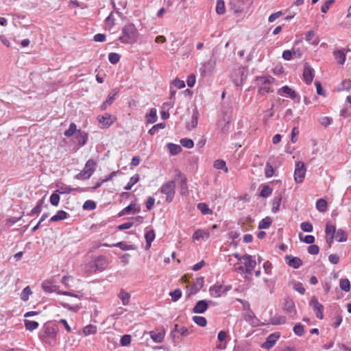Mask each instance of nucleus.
<instances>
[{"mask_svg": "<svg viewBox=\"0 0 351 351\" xmlns=\"http://www.w3.org/2000/svg\"><path fill=\"white\" fill-rule=\"evenodd\" d=\"M274 81V79L270 76L269 77H261L258 79L259 84V93L261 94H267L273 92L272 86L271 84Z\"/></svg>", "mask_w": 351, "mask_h": 351, "instance_id": "39448f33", "label": "nucleus"}, {"mask_svg": "<svg viewBox=\"0 0 351 351\" xmlns=\"http://www.w3.org/2000/svg\"><path fill=\"white\" fill-rule=\"evenodd\" d=\"M231 8L234 10V12H241L243 10L244 4L243 0H230Z\"/></svg>", "mask_w": 351, "mask_h": 351, "instance_id": "a878e982", "label": "nucleus"}, {"mask_svg": "<svg viewBox=\"0 0 351 351\" xmlns=\"http://www.w3.org/2000/svg\"><path fill=\"white\" fill-rule=\"evenodd\" d=\"M42 288L45 292L52 293L56 290V286L53 285L52 282L45 280L42 283Z\"/></svg>", "mask_w": 351, "mask_h": 351, "instance_id": "7c9ffc66", "label": "nucleus"}, {"mask_svg": "<svg viewBox=\"0 0 351 351\" xmlns=\"http://www.w3.org/2000/svg\"><path fill=\"white\" fill-rule=\"evenodd\" d=\"M284 309L291 317H293L296 315L295 303L292 300H287L285 302Z\"/></svg>", "mask_w": 351, "mask_h": 351, "instance_id": "412c9836", "label": "nucleus"}, {"mask_svg": "<svg viewBox=\"0 0 351 351\" xmlns=\"http://www.w3.org/2000/svg\"><path fill=\"white\" fill-rule=\"evenodd\" d=\"M197 122H198V117H197V112H196L193 114L191 123L187 125V126H186L187 128L189 130L195 128L197 125Z\"/></svg>", "mask_w": 351, "mask_h": 351, "instance_id": "e2e57ef3", "label": "nucleus"}, {"mask_svg": "<svg viewBox=\"0 0 351 351\" xmlns=\"http://www.w3.org/2000/svg\"><path fill=\"white\" fill-rule=\"evenodd\" d=\"M285 259L288 261V265L294 269H298L302 265V261L298 257L287 255Z\"/></svg>", "mask_w": 351, "mask_h": 351, "instance_id": "dca6fc26", "label": "nucleus"}, {"mask_svg": "<svg viewBox=\"0 0 351 351\" xmlns=\"http://www.w3.org/2000/svg\"><path fill=\"white\" fill-rule=\"evenodd\" d=\"M244 265L245 267V272L247 274H251L252 270L256 267V263L255 261L252 259V256L245 254L244 255Z\"/></svg>", "mask_w": 351, "mask_h": 351, "instance_id": "2eb2a0df", "label": "nucleus"}, {"mask_svg": "<svg viewBox=\"0 0 351 351\" xmlns=\"http://www.w3.org/2000/svg\"><path fill=\"white\" fill-rule=\"evenodd\" d=\"M236 73L237 74L240 75L241 77L239 78H234V76L232 75V82L236 86H241L243 83V71L241 69H239L238 71H236Z\"/></svg>", "mask_w": 351, "mask_h": 351, "instance_id": "79ce46f5", "label": "nucleus"}, {"mask_svg": "<svg viewBox=\"0 0 351 351\" xmlns=\"http://www.w3.org/2000/svg\"><path fill=\"white\" fill-rule=\"evenodd\" d=\"M120 58H121L120 55L117 53L112 52V53H110L108 55L109 62L113 64H117L119 61Z\"/></svg>", "mask_w": 351, "mask_h": 351, "instance_id": "052dcab7", "label": "nucleus"}, {"mask_svg": "<svg viewBox=\"0 0 351 351\" xmlns=\"http://www.w3.org/2000/svg\"><path fill=\"white\" fill-rule=\"evenodd\" d=\"M170 295L171 296L172 300L176 302L182 296V291L180 289H177L173 291L170 293Z\"/></svg>", "mask_w": 351, "mask_h": 351, "instance_id": "338daca9", "label": "nucleus"}, {"mask_svg": "<svg viewBox=\"0 0 351 351\" xmlns=\"http://www.w3.org/2000/svg\"><path fill=\"white\" fill-rule=\"evenodd\" d=\"M293 332L296 335L299 337L302 336L304 332V326L300 323L295 324L293 327Z\"/></svg>", "mask_w": 351, "mask_h": 351, "instance_id": "bf43d9fd", "label": "nucleus"}, {"mask_svg": "<svg viewBox=\"0 0 351 351\" xmlns=\"http://www.w3.org/2000/svg\"><path fill=\"white\" fill-rule=\"evenodd\" d=\"M334 58L338 61L339 64H343L346 61V55L341 49L336 50L333 52Z\"/></svg>", "mask_w": 351, "mask_h": 351, "instance_id": "bb28decb", "label": "nucleus"}, {"mask_svg": "<svg viewBox=\"0 0 351 351\" xmlns=\"http://www.w3.org/2000/svg\"><path fill=\"white\" fill-rule=\"evenodd\" d=\"M216 12L219 14H223L226 12L225 3L223 0H218L216 4Z\"/></svg>", "mask_w": 351, "mask_h": 351, "instance_id": "3c124183", "label": "nucleus"}, {"mask_svg": "<svg viewBox=\"0 0 351 351\" xmlns=\"http://www.w3.org/2000/svg\"><path fill=\"white\" fill-rule=\"evenodd\" d=\"M113 247H118L122 250H134L136 249V247L134 245H128L124 242H119L117 243H114L112 245Z\"/></svg>", "mask_w": 351, "mask_h": 351, "instance_id": "f704fd0d", "label": "nucleus"}, {"mask_svg": "<svg viewBox=\"0 0 351 351\" xmlns=\"http://www.w3.org/2000/svg\"><path fill=\"white\" fill-rule=\"evenodd\" d=\"M204 283L203 277L197 278L191 286L190 294H196L202 288Z\"/></svg>", "mask_w": 351, "mask_h": 351, "instance_id": "aec40b11", "label": "nucleus"}, {"mask_svg": "<svg viewBox=\"0 0 351 351\" xmlns=\"http://www.w3.org/2000/svg\"><path fill=\"white\" fill-rule=\"evenodd\" d=\"M150 337L152 340L156 343H161L165 337V330H152L149 332Z\"/></svg>", "mask_w": 351, "mask_h": 351, "instance_id": "6ab92c4d", "label": "nucleus"}, {"mask_svg": "<svg viewBox=\"0 0 351 351\" xmlns=\"http://www.w3.org/2000/svg\"><path fill=\"white\" fill-rule=\"evenodd\" d=\"M314 78V70L309 65L308 63L306 62L304 65L303 71V79L306 84H311Z\"/></svg>", "mask_w": 351, "mask_h": 351, "instance_id": "9d476101", "label": "nucleus"}, {"mask_svg": "<svg viewBox=\"0 0 351 351\" xmlns=\"http://www.w3.org/2000/svg\"><path fill=\"white\" fill-rule=\"evenodd\" d=\"M73 191L84 192V189L80 188V187L71 188L69 186L62 184V185L58 186V189L56 191V192H58L62 194H69Z\"/></svg>", "mask_w": 351, "mask_h": 351, "instance_id": "4be33fe9", "label": "nucleus"}, {"mask_svg": "<svg viewBox=\"0 0 351 351\" xmlns=\"http://www.w3.org/2000/svg\"><path fill=\"white\" fill-rule=\"evenodd\" d=\"M68 215V213L64 210H58L55 215L51 217L50 221L55 222L65 219L67 218Z\"/></svg>", "mask_w": 351, "mask_h": 351, "instance_id": "c85d7f7f", "label": "nucleus"}, {"mask_svg": "<svg viewBox=\"0 0 351 351\" xmlns=\"http://www.w3.org/2000/svg\"><path fill=\"white\" fill-rule=\"evenodd\" d=\"M145 239L146 241V249H149L151 247L152 242L155 239V232L153 230L147 231L145 234Z\"/></svg>", "mask_w": 351, "mask_h": 351, "instance_id": "2f4dec72", "label": "nucleus"}, {"mask_svg": "<svg viewBox=\"0 0 351 351\" xmlns=\"http://www.w3.org/2000/svg\"><path fill=\"white\" fill-rule=\"evenodd\" d=\"M335 0H327L322 6L321 11L323 13H326L330 9V7L335 3Z\"/></svg>", "mask_w": 351, "mask_h": 351, "instance_id": "774afa93", "label": "nucleus"}, {"mask_svg": "<svg viewBox=\"0 0 351 351\" xmlns=\"http://www.w3.org/2000/svg\"><path fill=\"white\" fill-rule=\"evenodd\" d=\"M335 238L339 242H344L347 240V234L343 230L339 229L335 233Z\"/></svg>", "mask_w": 351, "mask_h": 351, "instance_id": "e433bc0d", "label": "nucleus"}, {"mask_svg": "<svg viewBox=\"0 0 351 351\" xmlns=\"http://www.w3.org/2000/svg\"><path fill=\"white\" fill-rule=\"evenodd\" d=\"M340 288L346 292H348L350 289V283L348 279H341L339 282Z\"/></svg>", "mask_w": 351, "mask_h": 351, "instance_id": "603ef678", "label": "nucleus"}, {"mask_svg": "<svg viewBox=\"0 0 351 351\" xmlns=\"http://www.w3.org/2000/svg\"><path fill=\"white\" fill-rule=\"evenodd\" d=\"M108 266V261L105 256H99L95 258L94 261V267L95 271H103Z\"/></svg>", "mask_w": 351, "mask_h": 351, "instance_id": "4468645a", "label": "nucleus"}, {"mask_svg": "<svg viewBox=\"0 0 351 351\" xmlns=\"http://www.w3.org/2000/svg\"><path fill=\"white\" fill-rule=\"evenodd\" d=\"M282 92L287 95H288L291 99H295L297 97V93L295 90H292L288 86H282L278 92L279 95H281L280 92Z\"/></svg>", "mask_w": 351, "mask_h": 351, "instance_id": "c756f323", "label": "nucleus"}, {"mask_svg": "<svg viewBox=\"0 0 351 351\" xmlns=\"http://www.w3.org/2000/svg\"><path fill=\"white\" fill-rule=\"evenodd\" d=\"M96 162L93 159H89L85 164L84 168L75 176L77 179H89L96 169Z\"/></svg>", "mask_w": 351, "mask_h": 351, "instance_id": "7ed1b4c3", "label": "nucleus"}, {"mask_svg": "<svg viewBox=\"0 0 351 351\" xmlns=\"http://www.w3.org/2000/svg\"><path fill=\"white\" fill-rule=\"evenodd\" d=\"M165 128V123H160L156 124L154 126H152V128L148 131V133L150 135L153 136L157 132V131L159 129H164Z\"/></svg>", "mask_w": 351, "mask_h": 351, "instance_id": "4d7b16f0", "label": "nucleus"}, {"mask_svg": "<svg viewBox=\"0 0 351 351\" xmlns=\"http://www.w3.org/2000/svg\"><path fill=\"white\" fill-rule=\"evenodd\" d=\"M140 210L141 208L139 206H137L136 204L131 203L119 213V216H123L126 214H128L130 211H132L133 213H138L140 212Z\"/></svg>", "mask_w": 351, "mask_h": 351, "instance_id": "5701e85b", "label": "nucleus"}, {"mask_svg": "<svg viewBox=\"0 0 351 351\" xmlns=\"http://www.w3.org/2000/svg\"><path fill=\"white\" fill-rule=\"evenodd\" d=\"M59 331L56 324H45L39 335L40 339L50 346L57 344V335Z\"/></svg>", "mask_w": 351, "mask_h": 351, "instance_id": "f257e3e1", "label": "nucleus"}, {"mask_svg": "<svg viewBox=\"0 0 351 351\" xmlns=\"http://www.w3.org/2000/svg\"><path fill=\"white\" fill-rule=\"evenodd\" d=\"M209 237L210 233L208 231L199 229L194 232L192 239L193 241H199V239L206 240L208 239Z\"/></svg>", "mask_w": 351, "mask_h": 351, "instance_id": "b1692460", "label": "nucleus"}, {"mask_svg": "<svg viewBox=\"0 0 351 351\" xmlns=\"http://www.w3.org/2000/svg\"><path fill=\"white\" fill-rule=\"evenodd\" d=\"M244 319L253 327L259 326V320L251 310L244 315Z\"/></svg>", "mask_w": 351, "mask_h": 351, "instance_id": "a211bd4d", "label": "nucleus"}, {"mask_svg": "<svg viewBox=\"0 0 351 351\" xmlns=\"http://www.w3.org/2000/svg\"><path fill=\"white\" fill-rule=\"evenodd\" d=\"M139 180L138 174L134 175L130 179L128 183L124 187V189L126 191H129L132 189V187L136 184Z\"/></svg>", "mask_w": 351, "mask_h": 351, "instance_id": "ea45409f", "label": "nucleus"}, {"mask_svg": "<svg viewBox=\"0 0 351 351\" xmlns=\"http://www.w3.org/2000/svg\"><path fill=\"white\" fill-rule=\"evenodd\" d=\"M32 293L31 289L29 286L24 288L21 293V299L23 301H27L29 296Z\"/></svg>", "mask_w": 351, "mask_h": 351, "instance_id": "864d4df0", "label": "nucleus"}, {"mask_svg": "<svg viewBox=\"0 0 351 351\" xmlns=\"http://www.w3.org/2000/svg\"><path fill=\"white\" fill-rule=\"evenodd\" d=\"M230 289L231 287L230 286H223L216 284L210 287L209 293L212 297L219 298L228 291Z\"/></svg>", "mask_w": 351, "mask_h": 351, "instance_id": "0eeeda50", "label": "nucleus"}, {"mask_svg": "<svg viewBox=\"0 0 351 351\" xmlns=\"http://www.w3.org/2000/svg\"><path fill=\"white\" fill-rule=\"evenodd\" d=\"M119 92V90L118 88H114L112 90L111 92L109 93L108 97L106 101H104L102 104L101 105V110H105L107 107L112 104L114 100L115 99L116 95Z\"/></svg>", "mask_w": 351, "mask_h": 351, "instance_id": "ddd939ff", "label": "nucleus"}, {"mask_svg": "<svg viewBox=\"0 0 351 351\" xmlns=\"http://www.w3.org/2000/svg\"><path fill=\"white\" fill-rule=\"evenodd\" d=\"M60 305L63 306L64 308H66L75 313L77 312L81 308V306L78 304L70 305L69 303L65 302H61Z\"/></svg>", "mask_w": 351, "mask_h": 351, "instance_id": "37998d69", "label": "nucleus"}, {"mask_svg": "<svg viewBox=\"0 0 351 351\" xmlns=\"http://www.w3.org/2000/svg\"><path fill=\"white\" fill-rule=\"evenodd\" d=\"M272 223V219L270 217H266L263 219L258 223V229H267L269 228Z\"/></svg>", "mask_w": 351, "mask_h": 351, "instance_id": "c9c22d12", "label": "nucleus"}, {"mask_svg": "<svg viewBox=\"0 0 351 351\" xmlns=\"http://www.w3.org/2000/svg\"><path fill=\"white\" fill-rule=\"evenodd\" d=\"M180 143L183 147L189 149L192 148L194 145L193 141L191 139L187 138H182L180 140Z\"/></svg>", "mask_w": 351, "mask_h": 351, "instance_id": "0e129e2a", "label": "nucleus"}, {"mask_svg": "<svg viewBox=\"0 0 351 351\" xmlns=\"http://www.w3.org/2000/svg\"><path fill=\"white\" fill-rule=\"evenodd\" d=\"M97 332V327L96 326L90 324L86 326H85L83 328V333L85 335H94Z\"/></svg>", "mask_w": 351, "mask_h": 351, "instance_id": "49530a36", "label": "nucleus"}, {"mask_svg": "<svg viewBox=\"0 0 351 351\" xmlns=\"http://www.w3.org/2000/svg\"><path fill=\"white\" fill-rule=\"evenodd\" d=\"M175 181H168L163 184L160 188V192L162 194L166 195V202H172L174 195H175Z\"/></svg>", "mask_w": 351, "mask_h": 351, "instance_id": "20e7f679", "label": "nucleus"}, {"mask_svg": "<svg viewBox=\"0 0 351 351\" xmlns=\"http://www.w3.org/2000/svg\"><path fill=\"white\" fill-rule=\"evenodd\" d=\"M75 138L79 145L84 146L87 141L88 134L84 131L79 130L77 131Z\"/></svg>", "mask_w": 351, "mask_h": 351, "instance_id": "393cba45", "label": "nucleus"}, {"mask_svg": "<svg viewBox=\"0 0 351 351\" xmlns=\"http://www.w3.org/2000/svg\"><path fill=\"white\" fill-rule=\"evenodd\" d=\"M282 201V197L278 195L275 197L272 202V208L271 210L273 213H276L279 210L280 206Z\"/></svg>", "mask_w": 351, "mask_h": 351, "instance_id": "4c0bfd02", "label": "nucleus"}, {"mask_svg": "<svg viewBox=\"0 0 351 351\" xmlns=\"http://www.w3.org/2000/svg\"><path fill=\"white\" fill-rule=\"evenodd\" d=\"M97 120L102 125V128H107L116 121V118L110 114L106 113L104 115H99Z\"/></svg>", "mask_w": 351, "mask_h": 351, "instance_id": "f8f14e48", "label": "nucleus"}, {"mask_svg": "<svg viewBox=\"0 0 351 351\" xmlns=\"http://www.w3.org/2000/svg\"><path fill=\"white\" fill-rule=\"evenodd\" d=\"M197 208L204 215L211 214L213 212L212 210H210L208 208V205L206 203H203V202L199 203L197 204Z\"/></svg>", "mask_w": 351, "mask_h": 351, "instance_id": "09e8293b", "label": "nucleus"}, {"mask_svg": "<svg viewBox=\"0 0 351 351\" xmlns=\"http://www.w3.org/2000/svg\"><path fill=\"white\" fill-rule=\"evenodd\" d=\"M177 176L180 180V187H181L182 190H186L187 189V184H186V176L180 171L178 172V173L177 174Z\"/></svg>", "mask_w": 351, "mask_h": 351, "instance_id": "5fc2aeb1", "label": "nucleus"}, {"mask_svg": "<svg viewBox=\"0 0 351 351\" xmlns=\"http://www.w3.org/2000/svg\"><path fill=\"white\" fill-rule=\"evenodd\" d=\"M214 167L217 169H223L225 172L228 171V169L226 167V162L223 160H217L215 161Z\"/></svg>", "mask_w": 351, "mask_h": 351, "instance_id": "a18cd8bd", "label": "nucleus"}, {"mask_svg": "<svg viewBox=\"0 0 351 351\" xmlns=\"http://www.w3.org/2000/svg\"><path fill=\"white\" fill-rule=\"evenodd\" d=\"M280 337V335L278 332L269 335L266 341L263 343L262 348L267 350H270L276 344Z\"/></svg>", "mask_w": 351, "mask_h": 351, "instance_id": "9b49d317", "label": "nucleus"}, {"mask_svg": "<svg viewBox=\"0 0 351 351\" xmlns=\"http://www.w3.org/2000/svg\"><path fill=\"white\" fill-rule=\"evenodd\" d=\"M309 304L313 308L316 317L322 319L324 318V306L318 302L315 296L311 299Z\"/></svg>", "mask_w": 351, "mask_h": 351, "instance_id": "6e6552de", "label": "nucleus"}, {"mask_svg": "<svg viewBox=\"0 0 351 351\" xmlns=\"http://www.w3.org/2000/svg\"><path fill=\"white\" fill-rule=\"evenodd\" d=\"M138 32L132 23L125 25L122 29V36L119 38L122 43L133 44L137 41Z\"/></svg>", "mask_w": 351, "mask_h": 351, "instance_id": "f03ea898", "label": "nucleus"}, {"mask_svg": "<svg viewBox=\"0 0 351 351\" xmlns=\"http://www.w3.org/2000/svg\"><path fill=\"white\" fill-rule=\"evenodd\" d=\"M208 307V302L205 300L198 301L193 308L194 313H204Z\"/></svg>", "mask_w": 351, "mask_h": 351, "instance_id": "f3484780", "label": "nucleus"}, {"mask_svg": "<svg viewBox=\"0 0 351 351\" xmlns=\"http://www.w3.org/2000/svg\"><path fill=\"white\" fill-rule=\"evenodd\" d=\"M167 147L170 154L173 156H176L182 152V147L179 145L170 143L167 144Z\"/></svg>", "mask_w": 351, "mask_h": 351, "instance_id": "473e14b6", "label": "nucleus"}, {"mask_svg": "<svg viewBox=\"0 0 351 351\" xmlns=\"http://www.w3.org/2000/svg\"><path fill=\"white\" fill-rule=\"evenodd\" d=\"M146 122L147 123H154L157 120V111L156 108H152L149 111V114H147L146 116Z\"/></svg>", "mask_w": 351, "mask_h": 351, "instance_id": "cd10ccee", "label": "nucleus"}, {"mask_svg": "<svg viewBox=\"0 0 351 351\" xmlns=\"http://www.w3.org/2000/svg\"><path fill=\"white\" fill-rule=\"evenodd\" d=\"M119 298L121 300L123 305H128L130 302V294L125 290L121 289L118 295Z\"/></svg>", "mask_w": 351, "mask_h": 351, "instance_id": "72a5a7b5", "label": "nucleus"}, {"mask_svg": "<svg viewBox=\"0 0 351 351\" xmlns=\"http://www.w3.org/2000/svg\"><path fill=\"white\" fill-rule=\"evenodd\" d=\"M24 324H25V328L29 331H32V330L36 329L39 326V324L37 322L31 321V320H28V319H25Z\"/></svg>", "mask_w": 351, "mask_h": 351, "instance_id": "58836bf2", "label": "nucleus"}, {"mask_svg": "<svg viewBox=\"0 0 351 351\" xmlns=\"http://www.w3.org/2000/svg\"><path fill=\"white\" fill-rule=\"evenodd\" d=\"M271 193L272 189L268 185H264L261 191L260 195L263 197H267Z\"/></svg>", "mask_w": 351, "mask_h": 351, "instance_id": "13d9d810", "label": "nucleus"}, {"mask_svg": "<svg viewBox=\"0 0 351 351\" xmlns=\"http://www.w3.org/2000/svg\"><path fill=\"white\" fill-rule=\"evenodd\" d=\"M327 202L324 199H319L316 202V208L319 212H325L327 210Z\"/></svg>", "mask_w": 351, "mask_h": 351, "instance_id": "a19ab883", "label": "nucleus"}, {"mask_svg": "<svg viewBox=\"0 0 351 351\" xmlns=\"http://www.w3.org/2000/svg\"><path fill=\"white\" fill-rule=\"evenodd\" d=\"M193 321L199 326H206L207 324V320L204 317L202 316H193Z\"/></svg>", "mask_w": 351, "mask_h": 351, "instance_id": "8fccbe9b", "label": "nucleus"}, {"mask_svg": "<svg viewBox=\"0 0 351 351\" xmlns=\"http://www.w3.org/2000/svg\"><path fill=\"white\" fill-rule=\"evenodd\" d=\"M300 226L304 232H311L313 229V225L308 221L302 222Z\"/></svg>", "mask_w": 351, "mask_h": 351, "instance_id": "69168bd1", "label": "nucleus"}, {"mask_svg": "<svg viewBox=\"0 0 351 351\" xmlns=\"http://www.w3.org/2000/svg\"><path fill=\"white\" fill-rule=\"evenodd\" d=\"M274 168L269 162H267L265 168V175L266 178H271L274 175Z\"/></svg>", "mask_w": 351, "mask_h": 351, "instance_id": "680f3d73", "label": "nucleus"}, {"mask_svg": "<svg viewBox=\"0 0 351 351\" xmlns=\"http://www.w3.org/2000/svg\"><path fill=\"white\" fill-rule=\"evenodd\" d=\"M77 126L74 123H71L69 125V128L68 130H66L64 134L66 137H71L72 136L75 132L77 133Z\"/></svg>", "mask_w": 351, "mask_h": 351, "instance_id": "de8ad7c7", "label": "nucleus"}, {"mask_svg": "<svg viewBox=\"0 0 351 351\" xmlns=\"http://www.w3.org/2000/svg\"><path fill=\"white\" fill-rule=\"evenodd\" d=\"M306 169L303 162H297L294 171V180L297 183H302L305 178Z\"/></svg>", "mask_w": 351, "mask_h": 351, "instance_id": "423d86ee", "label": "nucleus"}, {"mask_svg": "<svg viewBox=\"0 0 351 351\" xmlns=\"http://www.w3.org/2000/svg\"><path fill=\"white\" fill-rule=\"evenodd\" d=\"M106 27L110 29L114 25V18L113 12H111L105 20Z\"/></svg>", "mask_w": 351, "mask_h": 351, "instance_id": "6e6d98bb", "label": "nucleus"}, {"mask_svg": "<svg viewBox=\"0 0 351 351\" xmlns=\"http://www.w3.org/2000/svg\"><path fill=\"white\" fill-rule=\"evenodd\" d=\"M286 322V318L282 315L274 316L271 319V324L273 325L284 324Z\"/></svg>", "mask_w": 351, "mask_h": 351, "instance_id": "c03bdc74", "label": "nucleus"}, {"mask_svg": "<svg viewBox=\"0 0 351 351\" xmlns=\"http://www.w3.org/2000/svg\"><path fill=\"white\" fill-rule=\"evenodd\" d=\"M336 228L334 225L331 224L330 223L328 222L326 225V243L328 244L329 247H331L332 243H333V239L335 238V235L336 233Z\"/></svg>", "mask_w": 351, "mask_h": 351, "instance_id": "1a4fd4ad", "label": "nucleus"}]
</instances>
